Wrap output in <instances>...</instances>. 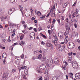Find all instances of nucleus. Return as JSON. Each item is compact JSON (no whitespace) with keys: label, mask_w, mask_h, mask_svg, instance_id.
<instances>
[{"label":"nucleus","mask_w":80,"mask_h":80,"mask_svg":"<svg viewBox=\"0 0 80 80\" xmlns=\"http://www.w3.org/2000/svg\"><path fill=\"white\" fill-rule=\"evenodd\" d=\"M19 8L20 9H21L23 8V6L21 5H19Z\"/></svg>","instance_id":"nucleus-39"},{"label":"nucleus","mask_w":80,"mask_h":80,"mask_svg":"<svg viewBox=\"0 0 80 80\" xmlns=\"http://www.w3.org/2000/svg\"><path fill=\"white\" fill-rule=\"evenodd\" d=\"M68 42V40H67V39L65 38L64 39V43L65 44H67Z\"/></svg>","instance_id":"nucleus-30"},{"label":"nucleus","mask_w":80,"mask_h":80,"mask_svg":"<svg viewBox=\"0 0 80 80\" xmlns=\"http://www.w3.org/2000/svg\"><path fill=\"white\" fill-rule=\"evenodd\" d=\"M46 58H47V56L46 55V54H43V58H44L46 59Z\"/></svg>","instance_id":"nucleus-47"},{"label":"nucleus","mask_w":80,"mask_h":80,"mask_svg":"<svg viewBox=\"0 0 80 80\" xmlns=\"http://www.w3.org/2000/svg\"><path fill=\"white\" fill-rule=\"evenodd\" d=\"M37 15L40 16L41 15V12L39 11H38L37 13Z\"/></svg>","instance_id":"nucleus-34"},{"label":"nucleus","mask_w":80,"mask_h":80,"mask_svg":"<svg viewBox=\"0 0 80 80\" xmlns=\"http://www.w3.org/2000/svg\"><path fill=\"white\" fill-rule=\"evenodd\" d=\"M8 77V76H7L6 75H4V74H3L2 77V80H6Z\"/></svg>","instance_id":"nucleus-13"},{"label":"nucleus","mask_w":80,"mask_h":80,"mask_svg":"<svg viewBox=\"0 0 80 80\" xmlns=\"http://www.w3.org/2000/svg\"><path fill=\"white\" fill-rule=\"evenodd\" d=\"M55 21H56V20L53 19L52 21V23H53V24H54V23H55Z\"/></svg>","instance_id":"nucleus-46"},{"label":"nucleus","mask_w":80,"mask_h":80,"mask_svg":"<svg viewBox=\"0 0 80 80\" xmlns=\"http://www.w3.org/2000/svg\"><path fill=\"white\" fill-rule=\"evenodd\" d=\"M15 11V8H11L8 11V14L9 15H11L12 13H13Z\"/></svg>","instance_id":"nucleus-4"},{"label":"nucleus","mask_w":80,"mask_h":80,"mask_svg":"<svg viewBox=\"0 0 80 80\" xmlns=\"http://www.w3.org/2000/svg\"><path fill=\"white\" fill-rule=\"evenodd\" d=\"M15 61L16 64L17 65H18L20 63V60L18 58H15Z\"/></svg>","instance_id":"nucleus-6"},{"label":"nucleus","mask_w":80,"mask_h":80,"mask_svg":"<svg viewBox=\"0 0 80 80\" xmlns=\"http://www.w3.org/2000/svg\"><path fill=\"white\" fill-rule=\"evenodd\" d=\"M75 16L76 17V13L75 12L73 13V14L72 15V18H73L75 17Z\"/></svg>","instance_id":"nucleus-25"},{"label":"nucleus","mask_w":80,"mask_h":80,"mask_svg":"<svg viewBox=\"0 0 80 80\" xmlns=\"http://www.w3.org/2000/svg\"><path fill=\"white\" fill-rule=\"evenodd\" d=\"M53 43H54V45H55V46H57V40H56L54 42L52 41Z\"/></svg>","instance_id":"nucleus-24"},{"label":"nucleus","mask_w":80,"mask_h":80,"mask_svg":"<svg viewBox=\"0 0 80 80\" xmlns=\"http://www.w3.org/2000/svg\"><path fill=\"white\" fill-rule=\"evenodd\" d=\"M16 69L14 68L12 70L11 72L12 73H15V72H16Z\"/></svg>","instance_id":"nucleus-21"},{"label":"nucleus","mask_w":80,"mask_h":80,"mask_svg":"<svg viewBox=\"0 0 80 80\" xmlns=\"http://www.w3.org/2000/svg\"><path fill=\"white\" fill-rule=\"evenodd\" d=\"M30 10L32 12V13H33V9H32V8L31 7L30 8Z\"/></svg>","instance_id":"nucleus-51"},{"label":"nucleus","mask_w":80,"mask_h":80,"mask_svg":"<svg viewBox=\"0 0 80 80\" xmlns=\"http://www.w3.org/2000/svg\"><path fill=\"white\" fill-rule=\"evenodd\" d=\"M0 12H1L2 13H3L5 12V9L2 8H0Z\"/></svg>","instance_id":"nucleus-20"},{"label":"nucleus","mask_w":80,"mask_h":80,"mask_svg":"<svg viewBox=\"0 0 80 80\" xmlns=\"http://www.w3.org/2000/svg\"><path fill=\"white\" fill-rule=\"evenodd\" d=\"M73 42H70L68 44V46H70V47H71V46L72 45V43Z\"/></svg>","instance_id":"nucleus-36"},{"label":"nucleus","mask_w":80,"mask_h":80,"mask_svg":"<svg viewBox=\"0 0 80 80\" xmlns=\"http://www.w3.org/2000/svg\"><path fill=\"white\" fill-rule=\"evenodd\" d=\"M77 79H80V73H78L75 75Z\"/></svg>","instance_id":"nucleus-10"},{"label":"nucleus","mask_w":80,"mask_h":80,"mask_svg":"<svg viewBox=\"0 0 80 80\" xmlns=\"http://www.w3.org/2000/svg\"><path fill=\"white\" fill-rule=\"evenodd\" d=\"M36 58H36V57H35V56H33L32 58V60H35V59H36Z\"/></svg>","instance_id":"nucleus-41"},{"label":"nucleus","mask_w":80,"mask_h":80,"mask_svg":"<svg viewBox=\"0 0 80 80\" xmlns=\"http://www.w3.org/2000/svg\"><path fill=\"white\" fill-rule=\"evenodd\" d=\"M52 15H51V17H54L55 16V13H53L52 12Z\"/></svg>","instance_id":"nucleus-31"},{"label":"nucleus","mask_w":80,"mask_h":80,"mask_svg":"<svg viewBox=\"0 0 80 80\" xmlns=\"http://www.w3.org/2000/svg\"><path fill=\"white\" fill-rule=\"evenodd\" d=\"M51 14H52V12H49L47 15L46 17H48L49 16V15H50Z\"/></svg>","instance_id":"nucleus-38"},{"label":"nucleus","mask_w":80,"mask_h":80,"mask_svg":"<svg viewBox=\"0 0 80 80\" xmlns=\"http://www.w3.org/2000/svg\"><path fill=\"white\" fill-rule=\"evenodd\" d=\"M52 36H53L54 38H55V40H58V38H57V36L55 33H53L52 34Z\"/></svg>","instance_id":"nucleus-16"},{"label":"nucleus","mask_w":80,"mask_h":80,"mask_svg":"<svg viewBox=\"0 0 80 80\" xmlns=\"http://www.w3.org/2000/svg\"><path fill=\"white\" fill-rule=\"evenodd\" d=\"M70 47L71 48H74V47H75V44H74L73 42H72V44H71V45Z\"/></svg>","instance_id":"nucleus-23"},{"label":"nucleus","mask_w":80,"mask_h":80,"mask_svg":"<svg viewBox=\"0 0 80 80\" xmlns=\"http://www.w3.org/2000/svg\"><path fill=\"white\" fill-rule=\"evenodd\" d=\"M74 27H75V28H76L77 27V24L76 23L74 24Z\"/></svg>","instance_id":"nucleus-63"},{"label":"nucleus","mask_w":80,"mask_h":80,"mask_svg":"<svg viewBox=\"0 0 80 80\" xmlns=\"http://www.w3.org/2000/svg\"><path fill=\"white\" fill-rule=\"evenodd\" d=\"M28 0H21L22 2H27Z\"/></svg>","instance_id":"nucleus-57"},{"label":"nucleus","mask_w":80,"mask_h":80,"mask_svg":"<svg viewBox=\"0 0 80 80\" xmlns=\"http://www.w3.org/2000/svg\"><path fill=\"white\" fill-rule=\"evenodd\" d=\"M32 29H33V28L32 27H30V28H28V30H32Z\"/></svg>","instance_id":"nucleus-59"},{"label":"nucleus","mask_w":80,"mask_h":80,"mask_svg":"<svg viewBox=\"0 0 80 80\" xmlns=\"http://www.w3.org/2000/svg\"><path fill=\"white\" fill-rule=\"evenodd\" d=\"M21 57L22 58H24V54H22L21 55Z\"/></svg>","instance_id":"nucleus-42"},{"label":"nucleus","mask_w":80,"mask_h":80,"mask_svg":"<svg viewBox=\"0 0 80 80\" xmlns=\"http://www.w3.org/2000/svg\"><path fill=\"white\" fill-rule=\"evenodd\" d=\"M18 45V43H15L14 44L12 45V46L13 47L14 45Z\"/></svg>","instance_id":"nucleus-52"},{"label":"nucleus","mask_w":80,"mask_h":80,"mask_svg":"<svg viewBox=\"0 0 80 80\" xmlns=\"http://www.w3.org/2000/svg\"><path fill=\"white\" fill-rule=\"evenodd\" d=\"M68 3H69L68 2H66V3H65L64 5H65V7L66 6H67L68 5Z\"/></svg>","instance_id":"nucleus-40"},{"label":"nucleus","mask_w":80,"mask_h":80,"mask_svg":"<svg viewBox=\"0 0 80 80\" xmlns=\"http://www.w3.org/2000/svg\"><path fill=\"white\" fill-rule=\"evenodd\" d=\"M46 46L47 47H51V48H52V47H53V46L52 45L51 43H49L48 42H47L46 43Z\"/></svg>","instance_id":"nucleus-9"},{"label":"nucleus","mask_w":80,"mask_h":80,"mask_svg":"<svg viewBox=\"0 0 80 80\" xmlns=\"http://www.w3.org/2000/svg\"><path fill=\"white\" fill-rule=\"evenodd\" d=\"M57 21H58V22L59 23H60V19L59 18H58L57 19Z\"/></svg>","instance_id":"nucleus-44"},{"label":"nucleus","mask_w":80,"mask_h":80,"mask_svg":"<svg viewBox=\"0 0 80 80\" xmlns=\"http://www.w3.org/2000/svg\"><path fill=\"white\" fill-rule=\"evenodd\" d=\"M52 9H53V10L55 9V4L52 6Z\"/></svg>","instance_id":"nucleus-49"},{"label":"nucleus","mask_w":80,"mask_h":80,"mask_svg":"<svg viewBox=\"0 0 80 80\" xmlns=\"http://www.w3.org/2000/svg\"><path fill=\"white\" fill-rule=\"evenodd\" d=\"M24 73L26 75H28V69H26L24 70Z\"/></svg>","instance_id":"nucleus-22"},{"label":"nucleus","mask_w":80,"mask_h":80,"mask_svg":"<svg viewBox=\"0 0 80 80\" xmlns=\"http://www.w3.org/2000/svg\"><path fill=\"white\" fill-rule=\"evenodd\" d=\"M63 32H60L58 33V36L60 37L61 38H63Z\"/></svg>","instance_id":"nucleus-12"},{"label":"nucleus","mask_w":80,"mask_h":80,"mask_svg":"<svg viewBox=\"0 0 80 80\" xmlns=\"http://www.w3.org/2000/svg\"><path fill=\"white\" fill-rule=\"evenodd\" d=\"M68 62L69 63H71L72 61V55H69L68 58Z\"/></svg>","instance_id":"nucleus-5"},{"label":"nucleus","mask_w":80,"mask_h":80,"mask_svg":"<svg viewBox=\"0 0 80 80\" xmlns=\"http://www.w3.org/2000/svg\"><path fill=\"white\" fill-rule=\"evenodd\" d=\"M34 53H35L36 55H37L38 53V52L37 51H34Z\"/></svg>","instance_id":"nucleus-53"},{"label":"nucleus","mask_w":80,"mask_h":80,"mask_svg":"<svg viewBox=\"0 0 80 80\" xmlns=\"http://www.w3.org/2000/svg\"><path fill=\"white\" fill-rule=\"evenodd\" d=\"M10 2L11 3H15L17 2V0H10Z\"/></svg>","instance_id":"nucleus-18"},{"label":"nucleus","mask_w":80,"mask_h":80,"mask_svg":"<svg viewBox=\"0 0 80 80\" xmlns=\"http://www.w3.org/2000/svg\"><path fill=\"white\" fill-rule=\"evenodd\" d=\"M46 66L44 64H42L41 65L39 68L41 69V70H43L44 69H45Z\"/></svg>","instance_id":"nucleus-7"},{"label":"nucleus","mask_w":80,"mask_h":80,"mask_svg":"<svg viewBox=\"0 0 80 80\" xmlns=\"http://www.w3.org/2000/svg\"><path fill=\"white\" fill-rule=\"evenodd\" d=\"M77 42H78V43H80V39H78Z\"/></svg>","instance_id":"nucleus-64"},{"label":"nucleus","mask_w":80,"mask_h":80,"mask_svg":"<svg viewBox=\"0 0 80 80\" xmlns=\"http://www.w3.org/2000/svg\"><path fill=\"white\" fill-rule=\"evenodd\" d=\"M37 2V0H32V2L33 4H35V3H36Z\"/></svg>","instance_id":"nucleus-29"},{"label":"nucleus","mask_w":80,"mask_h":80,"mask_svg":"<svg viewBox=\"0 0 80 80\" xmlns=\"http://www.w3.org/2000/svg\"><path fill=\"white\" fill-rule=\"evenodd\" d=\"M64 35L65 38H68V32H67V31H66L64 33Z\"/></svg>","instance_id":"nucleus-19"},{"label":"nucleus","mask_w":80,"mask_h":80,"mask_svg":"<svg viewBox=\"0 0 80 80\" xmlns=\"http://www.w3.org/2000/svg\"><path fill=\"white\" fill-rule=\"evenodd\" d=\"M38 80H42V77H40L39 78Z\"/></svg>","instance_id":"nucleus-54"},{"label":"nucleus","mask_w":80,"mask_h":80,"mask_svg":"<svg viewBox=\"0 0 80 80\" xmlns=\"http://www.w3.org/2000/svg\"><path fill=\"white\" fill-rule=\"evenodd\" d=\"M35 38V33L32 32L30 34V39L31 40H33Z\"/></svg>","instance_id":"nucleus-3"},{"label":"nucleus","mask_w":80,"mask_h":80,"mask_svg":"<svg viewBox=\"0 0 80 80\" xmlns=\"http://www.w3.org/2000/svg\"><path fill=\"white\" fill-rule=\"evenodd\" d=\"M45 63L48 67H49L50 65H51L53 63V60L52 59L48 60L47 59H44Z\"/></svg>","instance_id":"nucleus-1"},{"label":"nucleus","mask_w":80,"mask_h":80,"mask_svg":"<svg viewBox=\"0 0 80 80\" xmlns=\"http://www.w3.org/2000/svg\"><path fill=\"white\" fill-rule=\"evenodd\" d=\"M51 32V30H48V32L49 35L51 34V33H50Z\"/></svg>","instance_id":"nucleus-56"},{"label":"nucleus","mask_w":80,"mask_h":80,"mask_svg":"<svg viewBox=\"0 0 80 80\" xmlns=\"http://www.w3.org/2000/svg\"><path fill=\"white\" fill-rule=\"evenodd\" d=\"M64 19H65V17L64 16H62L61 17V20H64Z\"/></svg>","instance_id":"nucleus-32"},{"label":"nucleus","mask_w":80,"mask_h":80,"mask_svg":"<svg viewBox=\"0 0 80 80\" xmlns=\"http://www.w3.org/2000/svg\"><path fill=\"white\" fill-rule=\"evenodd\" d=\"M72 66L75 69H77L78 68V63L75 61H73L72 62Z\"/></svg>","instance_id":"nucleus-2"},{"label":"nucleus","mask_w":80,"mask_h":80,"mask_svg":"<svg viewBox=\"0 0 80 80\" xmlns=\"http://www.w3.org/2000/svg\"><path fill=\"white\" fill-rule=\"evenodd\" d=\"M22 76L23 78H24V79H26V75H25L24 74H22Z\"/></svg>","instance_id":"nucleus-33"},{"label":"nucleus","mask_w":80,"mask_h":80,"mask_svg":"<svg viewBox=\"0 0 80 80\" xmlns=\"http://www.w3.org/2000/svg\"><path fill=\"white\" fill-rule=\"evenodd\" d=\"M52 80H58L56 77H53L52 78Z\"/></svg>","instance_id":"nucleus-35"},{"label":"nucleus","mask_w":80,"mask_h":80,"mask_svg":"<svg viewBox=\"0 0 80 80\" xmlns=\"http://www.w3.org/2000/svg\"><path fill=\"white\" fill-rule=\"evenodd\" d=\"M9 74V73H8V72H6L4 73V75H6V76H7V77H8V76Z\"/></svg>","instance_id":"nucleus-28"},{"label":"nucleus","mask_w":80,"mask_h":80,"mask_svg":"<svg viewBox=\"0 0 80 80\" xmlns=\"http://www.w3.org/2000/svg\"><path fill=\"white\" fill-rule=\"evenodd\" d=\"M72 35L73 37H77H77H78V33L77 32L74 31Z\"/></svg>","instance_id":"nucleus-8"},{"label":"nucleus","mask_w":80,"mask_h":80,"mask_svg":"<svg viewBox=\"0 0 80 80\" xmlns=\"http://www.w3.org/2000/svg\"><path fill=\"white\" fill-rule=\"evenodd\" d=\"M36 58L37 59L41 60V59H42V54H40L38 56H36Z\"/></svg>","instance_id":"nucleus-14"},{"label":"nucleus","mask_w":80,"mask_h":80,"mask_svg":"<svg viewBox=\"0 0 80 80\" xmlns=\"http://www.w3.org/2000/svg\"><path fill=\"white\" fill-rule=\"evenodd\" d=\"M66 45H67V44H65L63 45L62 47H63V48H65V47Z\"/></svg>","instance_id":"nucleus-45"},{"label":"nucleus","mask_w":80,"mask_h":80,"mask_svg":"<svg viewBox=\"0 0 80 80\" xmlns=\"http://www.w3.org/2000/svg\"><path fill=\"white\" fill-rule=\"evenodd\" d=\"M21 43L22 45H24V44H25V42H24L21 41Z\"/></svg>","instance_id":"nucleus-50"},{"label":"nucleus","mask_w":80,"mask_h":80,"mask_svg":"<svg viewBox=\"0 0 80 80\" xmlns=\"http://www.w3.org/2000/svg\"><path fill=\"white\" fill-rule=\"evenodd\" d=\"M7 41V42H11V40H10V37H9V38L8 39Z\"/></svg>","instance_id":"nucleus-55"},{"label":"nucleus","mask_w":80,"mask_h":80,"mask_svg":"<svg viewBox=\"0 0 80 80\" xmlns=\"http://www.w3.org/2000/svg\"><path fill=\"white\" fill-rule=\"evenodd\" d=\"M42 27H40L39 26V28H38V31L39 32H40V30H42Z\"/></svg>","instance_id":"nucleus-37"},{"label":"nucleus","mask_w":80,"mask_h":80,"mask_svg":"<svg viewBox=\"0 0 80 80\" xmlns=\"http://www.w3.org/2000/svg\"><path fill=\"white\" fill-rule=\"evenodd\" d=\"M41 44H42V45H45V42L43 41H42L41 42Z\"/></svg>","instance_id":"nucleus-60"},{"label":"nucleus","mask_w":80,"mask_h":80,"mask_svg":"<svg viewBox=\"0 0 80 80\" xmlns=\"http://www.w3.org/2000/svg\"><path fill=\"white\" fill-rule=\"evenodd\" d=\"M58 48H59L60 51H61V52H62V51H63V47H62V46L60 45L59 46Z\"/></svg>","instance_id":"nucleus-17"},{"label":"nucleus","mask_w":80,"mask_h":80,"mask_svg":"<svg viewBox=\"0 0 80 80\" xmlns=\"http://www.w3.org/2000/svg\"><path fill=\"white\" fill-rule=\"evenodd\" d=\"M5 62H6L5 59L3 62V64H5Z\"/></svg>","instance_id":"nucleus-62"},{"label":"nucleus","mask_w":80,"mask_h":80,"mask_svg":"<svg viewBox=\"0 0 80 80\" xmlns=\"http://www.w3.org/2000/svg\"><path fill=\"white\" fill-rule=\"evenodd\" d=\"M22 24L23 25V24H24L25 23V22L23 21H22Z\"/></svg>","instance_id":"nucleus-61"},{"label":"nucleus","mask_w":80,"mask_h":80,"mask_svg":"<svg viewBox=\"0 0 80 80\" xmlns=\"http://www.w3.org/2000/svg\"><path fill=\"white\" fill-rule=\"evenodd\" d=\"M6 56H7V54H6L5 53H3L2 54V58H3V57H4L5 59V58H6Z\"/></svg>","instance_id":"nucleus-27"},{"label":"nucleus","mask_w":80,"mask_h":80,"mask_svg":"<svg viewBox=\"0 0 80 80\" xmlns=\"http://www.w3.org/2000/svg\"><path fill=\"white\" fill-rule=\"evenodd\" d=\"M58 58H55L54 60V63H55L56 64H57V63H58Z\"/></svg>","instance_id":"nucleus-11"},{"label":"nucleus","mask_w":80,"mask_h":80,"mask_svg":"<svg viewBox=\"0 0 80 80\" xmlns=\"http://www.w3.org/2000/svg\"><path fill=\"white\" fill-rule=\"evenodd\" d=\"M6 41V40H5V39H2V43H4L5 42V41Z\"/></svg>","instance_id":"nucleus-58"},{"label":"nucleus","mask_w":80,"mask_h":80,"mask_svg":"<svg viewBox=\"0 0 80 80\" xmlns=\"http://www.w3.org/2000/svg\"><path fill=\"white\" fill-rule=\"evenodd\" d=\"M46 78L44 80H48V78H49V77H48V76H46Z\"/></svg>","instance_id":"nucleus-43"},{"label":"nucleus","mask_w":80,"mask_h":80,"mask_svg":"<svg viewBox=\"0 0 80 80\" xmlns=\"http://www.w3.org/2000/svg\"><path fill=\"white\" fill-rule=\"evenodd\" d=\"M73 53V52H70V53H68V55H72Z\"/></svg>","instance_id":"nucleus-48"},{"label":"nucleus","mask_w":80,"mask_h":80,"mask_svg":"<svg viewBox=\"0 0 80 80\" xmlns=\"http://www.w3.org/2000/svg\"><path fill=\"white\" fill-rule=\"evenodd\" d=\"M23 27H24L25 29L26 30L28 28V27H27V25L26 24H25L24 25H23Z\"/></svg>","instance_id":"nucleus-26"},{"label":"nucleus","mask_w":80,"mask_h":80,"mask_svg":"<svg viewBox=\"0 0 80 80\" xmlns=\"http://www.w3.org/2000/svg\"><path fill=\"white\" fill-rule=\"evenodd\" d=\"M78 9L77 8H76V12H74L76 13V17H78L79 16V15L78 14Z\"/></svg>","instance_id":"nucleus-15"}]
</instances>
